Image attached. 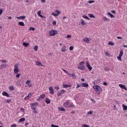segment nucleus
I'll use <instances>...</instances> for the list:
<instances>
[{
  "instance_id": "a878e982",
  "label": "nucleus",
  "mask_w": 127,
  "mask_h": 127,
  "mask_svg": "<svg viewBox=\"0 0 127 127\" xmlns=\"http://www.w3.org/2000/svg\"><path fill=\"white\" fill-rule=\"evenodd\" d=\"M103 20L104 22L107 21V22H108V21H110L109 19L107 18L106 17H103Z\"/></svg>"
},
{
  "instance_id": "c9c22d12",
  "label": "nucleus",
  "mask_w": 127,
  "mask_h": 127,
  "mask_svg": "<svg viewBox=\"0 0 127 127\" xmlns=\"http://www.w3.org/2000/svg\"><path fill=\"white\" fill-rule=\"evenodd\" d=\"M34 50H35V51H37V50H38V47L37 46H35L34 47Z\"/></svg>"
},
{
  "instance_id": "58836bf2",
  "label": "nucleus",
  "mask_w": 127,
  "mask_h": 127,
  "mask_svg": "<svg viewBox=\"0 0 127 127\" xmlns=\"http://www.w3.org/2000/svg\"><path fill=\"white\" fill-rule=\"evenodd\" d=\"M29 30H32V31H34V30H35V28L34 27H30L29 28Z\"/></svg>"
},
{
  "instance_id": "72a5a7b5",
  "label": "nucleus",
  "mask_w": 127,
  "mask_h": 127,
  "mask_svg": "<svg viewBox=\"0 0 127 127\" xmlns=\"http://www.w3.org/2000/svg\"><path fill=\"white\" fill-rule=\"evenodd\" d=\"M18 72H19V70H18V69H14V73H15V74H17Z\"/></svg>"
},
{
  "instance_id": "4468645a",
  "label": "nucleus",
  "mask_w": 127,
  "mask_h": 127,
  "mask_svg": "<svg viewBox=\"0 0 127 127\" xmlns=\"http://www.w3.org/2000/svg\"><path fill=\"white\" fill-rule=\"evenodd\" d=\"M32 110H33L34 114H38V111H37V109H36L35 107H32Z\"/></svg>"
},
{
  "instance_id": "412c9836",
  "label": "nucleus",
  "mask_w": 127,
  "mask_h": 127,
  "mask_svg": "<svg viewBox=\"0 0 127 127\" xmlns=\"http://www.w3.org/2000/svg\"><path fill=\"white\" fill-rule=\"evenodd\" d=\"M25 118H23L19 120L18 123H22V122H25Z\"/></svg>"
},
{
  "instance_id": "5fc2aeb1",
  "label": "nucleus",
  "mask_w": 127,
  "mask_h": 127,
  "mask_svg": "<svg viewBox=\"0 0 127 127\" xmlns=\"http://www.w3.org/2000/svg\"><path fill=\"white\" fill-rule=\"evenodd\" d=\"M39 16H40V17H41L42 18V19L45 18V16H43L42 15H40Z\"/></svg>"
},
{
  "instance_id": "20e7f679",
  "label": "nucleus",
  "mask_w": 127,
  "mask_h": 127,
  "mask_svg": "<svg viewBox=\"0 0 127 127\" xmlns=\"http://www.w3.org/2000/svg\"><path fill=\"white\" fill-rule=\"evenodd\" d=\"M49 90L50 91V94H51L52 95H54V89H53V87H49Z\"/></svg>"
},
{
  "instance_id": "69168bd1",
  "label": "nucleus",
  "mask_w": 127,
  "mask_h": 127,
  "mask_svg": "<svg viewBox=\"0 0 127 127\" xmlns=\"http://www.w3.org/2000/svg\"><path fill=\"white\" fill-rule=\"evenodd\" d=\"M66 38H71V35H67L66 36Z\"/></svg>"
},
{
  "instance_id": "a18cd8bd",
  "label": "nucleus",
  "mask_w": 127,
  "mask_h": 127,
  "mask_svg": "<svg viewBox=\"0 0 127 127\" xmlns=\"http://www.w3.org/2000/svg\"><path fill=\"white\" fill-rule=\"evenodd\" d=\"M14 67V69H18V64H15Z\"/></svg>"
},
{
  "instance_id": "2eb2a0df",
  "label": "nucleus",
  "mask_w": 127,
  "mask_h": 127,
  "mask_svg": "<svg viewBox=\"0 0 127 127\" xmlns=\"http://www.w3.org/2000/svg\"><path fill=\"white\" fill-rule=\"evenodd\" d=\"M45 101L47 105L51 103V102L50 101V99H49L48 98H46V99L45 100Z\"/></svg>"
},
{
  "instance_id": "c03bdc74",
  "label": "nucleus",
  "mask_w": 127,
  "mask_h": 127,
  "mask_svg": "<svg viewBox=\"0 0 127 127\" xmlns=\"http://www.w3.org/2000/svg\"><path fill=\"white\" fill-rule=\"evenodd\" d=\"M10 102H11V100H10V99H6L5 100L6 103H10Z\"/></svg>"
},
{
  "instance_id": "ddd939ff",
  "label": "nucleus",
  "mask_w": 127,
  "mask_h": 127,
  "mask_svg": "<svg viewBox=\"0 0 127 127\" xmlns=\"http://www.w3.org/2000/svg\"><path fill=\"white\" fill-rule=\"evenodd\" d=\"M64 93H65V90H64V89H63L60 92H58V96H61V95H62V94H64Z\"/></svg>"
},
{
  "instance_id": "3c124183",
  "label": "nucleus",
  "mask_w": 127,
  "mask_h": 127,
  "mask_svg": "<svg viewBox=\"0 0 127 127\" xmlns=\"http://www.w3.org/2000/svg\"><path fill=\"white\" fill-rule=\"evenodd\" d=\"M16 77L17 78H19V77H20V74H19V73L17 74L16 75Z\"/></svg>"
},
{
  "instance_id": "9b49d317",
  "label": "nucleus",
  "mask_w": 127,
  "mask_h": 127,
  "mask_svg": "<svg viewBox=\"0 0 127 127\" xmlns=\"http://www.w3.org/2000/svg\"><path fill=\"white\" fill-rule=\"evenodd\" d=\"M17 19H22L23 20L26 18V16L25 15L21 16L20 17H16Z\"/></svg>"
},
{
  "instance_id": "0eeeda50",
  "label": "nucleus",
  "mask_w": 127,
  "mask_h": 127,
  "mask_svg": "<svg viewBox=\"0 0 127 127\" xmlns=\"http://www.w3.org/2000/svg\"><path fill=\"white\" fill-rule=\"evenodd\" d=\"M119 86L120 87V88H121V89H124L126 91H127V88L125 85L120 84L119 85Z\"/></svg>"
},
{
  "instance_id": "f3484780",
  "label": "nucleus",
  "mask_w": 127,
  "mask_h": 127,
  "mask_svg": "<svg viewBox=\"0 0 127 127\" xmlns=\"http://www.w3.org/2000/svg\"><path fill=\"white\" fill-rule=\"evenodd\" d=\"M78 69H79V70H82L83 71H84V70H85V66H84V65L79 66H78Z\"/></svg>"
},
{
  "instance_id": "37998d69",
  "label": "nucleus",
  "mask_w": 127,
  "mask_h": 127,
  "mask_svg": "<svg viewBox=\"0 0 127 127\" xmlns=\"http://www.w3.org/2000/svg\"><path fill=\"white\" fill-rule=\"evenodd\" d=\"M63 71H64V73H65L66 74H67L68 75V74H69V73H68V71L62 68Z\"/></svg>"
},
{
  "instance_id": "4d7b16f0",
  "label": "nucleus",
  "mask_w": 127,
  "mask_h": 127,
  "mask_svg": "<svg viewBox=\"0 0 127 127\" xmlns=\"http://www.w3.org/2000/svg\"><path fill=\"white\" fill-rule=\"evenodd\" d=\"M84 64H85V62H81L79 63V65H84Z\"/></svg>"
},
{
  "instance_id": "c756f323",
  "label": "nucleus",
  "mask_w": 127,
  "mask_h": 127,
  "mask_svg": "<svg viewBox=\"0 0 127 127\" xmlns=\"http://www.w3.org/2000/svg\"><path fill=\"white\" fill-rule=\"evenodd\" d=\"M123 111H127V106L125 105V104L123 105Z\"/></svg>"
},
{
  "instance_id": "ea45409f",
  "label": "nucleus",
  "mask_w": 127,
  "mask_h": 127,
  "mask_svg": "<svg viewBox=\"0 0 127 127\" xmlns=\"http://www.w3.org/2000/svg\"><path fill=\"white\" fill-rule=\"evenodd\" d=\"M117 59L119 60V61H122V57L119 56L118 57H117Z\"/></svg>"
},
{
  "instance_id": "dca6fc26",
  "label": "nucleus",
  "mask_w": 127,
  "mask_h": 127,
  "mask_svg": "<svg viewBox=\"0 0 127 127\" xmlns=\"http://www.w3.org/2000/svg\"><path fill=\"white\" fill-rule=\"evenodd\" d=\"M81 20V25H87V23L85 22V20H84V19H82Z\"/></svg>"
},
{
  "instance_id": "09e8293b",
  "label": "nucleus",
  "mask_w": 127,
  "mask_h": 127,
  "mask_svg": "<svg viewBox=\"0 0 127 127\" xmlns=\"http://www.w3.org/2000/svg\"><path fill=\"white\" fill-rule=\"evenodd\" d=\"M73 49H74V47H73V46H70V47H69V50H70V51H72V50H73Z\"/></svg>"
},
{
  "instance_id": "052dcab7",
  "label": "nucleus",
  "mask_w": 127,
  "mask_h": 127,
  "mask_svg": "<svg viewBox=\"0 0 127 127\" xmlns=\"http://www.w3.org/2000/svg\"><path fill=\"white\" fill-rule=\"evenodd\" d=\"M91 101L93 102V103H96V101H95V100H94L93 98H91Z\"/></svg>"
},
{
  "instance_id": "6e6552de",
  "label": "nucleus",
  "mask_w": 127,
  "mask_h": 127,
  "mask_svg": "<svg viewBox=\"0 0 127 127\" xmlns=\"http://www.w3.org/2000/svg\"><path fill=\"white\" fill-rule=\"evenodd\" d=\"M2 96H5V97H7V98H9V94L7 93V92L5 91H3L2 93Z\"/></svg>"
},
{
  "instance_id": "de8ad7c7",
  "label": "nucleus",
  "mask_w": 127,
  "mask_h": 127,
  "mask_svg": "<svg viewBox=\"0 0 127 127\" xmlns=\"http://www.w3.org/2000/svg\"><path fill=\"white\" fill-rule=\"evenodd\" d=\"M52 15H53L54 16H57L58 14L55 13H52Z\"/></svg>"
},
{
  "instance_id": "a19ab883",
  "label": "nucleus",
  "mask_w": 127,
  "mask_h": 127,
  "mask_svg": "<svg viewBox=\"0 0 127 127\" xmlns=\"http://www.w3.org/2000/svg\"><path fill=\"white\" fill-rule=\"evenodd\" d=\"M104 70H105V71H110V68L108 67H104Z\"/></svg>"
},
{
  "instance_id": "4c0bfd02",
  "label": "nucleus",
  "mask_w": 127,
  "mask_h": 127,
  "mask_svg": "<svg viewBox=\"0 0 127 127\" xmlns=\"http://www.w3.org/2000/svg\"><path fill=\"white\" fill-rule=\"evenodd\" d=\"M87 115H93V111L90 110L87 112Z\"/></svg>"
},
{
  "instance_id": "473e14b6",
  "label": "nucleus",
  "mask_w": 127,
  "mask_h": 127,
  "mask_svg": "<svg viewBox=\"0 0 127 127\" xmlns=\"http://www.w3.org/2000/svg\"><path fill=\"white\" fill-rule=\"evenodd\" d=\"M108 45H111V46H114V45H115V43L110 41L108 42Z\"/></svg>"
},
{
  "instance_id": "393cba45",
  "label": "nucleus",
  "mask_w": 127,
  "mask_h": 127,
  "mask_svg": "<svg viewBox=\"0 0 127 127\" xmlns=\"http://www.w3.org/2000/svg\"><path fill=\"white\" fill-rule=\"evenodd\" d=\"M82 17L83 18H84L85 19H87V20H90V18H89V17L86 16V15H82Z\"/></svg>"
},
{
  "instance_id": "bb28decb",
  "label": "nucleus",
  "mask_w": 127,
  "mask_h": 127,
  "mask_svg": "<svg viewBox=\"0 0 127 127\" xmlns=\"http://www.w3.org/2000/svg\"><path fill=\"white\" fill-rule=\"evenodd\" d=\"M83 41H84V42H86V43H89L90 40L88 38H86L83 40Z\"/></svg>"
},
{
  "instance_id": "13d9d810",
  "label": "nucleus",
  "mask_w": 127,
  "mask_h": 127,
  "mask_svg": "<svg viewBox=\"0 0 127 127\" xmlns=\"http://www.w3.org/2000/svg\"><path fill=\"white\" fill-rule=\"evenodd\" d=\"M20 79L18 80V81H17V83H18L19 85H20V86L21 85V84H20Z\"/></svg>"
},
{
  "instance_id": "603ef678",
  "label": "nucleus",
  "mask_w": 127,
  "mask_h": 127,
  "mask_svg": "<svg viewBox=\"0 0 127 127\" xmlns=\"http://www.w3.org/2000/svg\"><path fill=\"white\" fill-rule=\"evenodd\" d=\"M1 62H2V63H6L7 62L5 60H3L1 61Z\"/></svg>"
},
{
  "instance_id": "f704fd0d",
  "label": "nucleus",
  "mask_w": 127,
  "mask_h": 127,
  "mask_svg": "<svg viewBox=\"0 0 127 127\" xmlns=\"http://www.w3.org/2000/svg\"><path fill=\"white\" fill-rule=\"evenodd\" d=\"M9 89L10 90V91H13V90H14V87L12 86H9Z\"/></svg>"
},
{
  "instance_id": "7c9ffc66",
  "label": "nucleus",
  "mask_w": 127,
  "mask_h": 127,
  "mask_svg": "<svg viewBox=\"0 0 127 127\" xmlns=\"http://www.w3.org/2000/svg\"><path fill=\"white\" fill-rule=\"evenodd\" d=\"M36 65H38V66H43V65H42V64H41L40 62H38V61L36 62Z\"/></svg>"
},
{
  "instance_id": "8fccbe9b",
  "label": "nucleus",
  "mask_w": 127,
  "mask_h": 127,
  "mask_svg": "<svg viewBox=\"0 0 127 127\" xmlns=\"http://www.w3.org/2000/svg\"><path fill=\"white\" fill-rule=\"evenodd\" d=\"M37 14L39 16H40L41 15V11H39L38 12H37Z\"/></svg>"
},
{
  "instance_id": "338daca9",
  "label": "nucleus",
  "mask_w": 127,
  "mask_h": 127,
  "mask_svg": "<svg viewBox=\"0 0 127 127\" xmlns=\"http://www.w3.org/2000/svg\"><path fill=\"white\" fill-rule=\"evenodd\" d=\"M16 127V124H13L11 125V127Z\"/></svg>"
},
{
  "instance_id": "a211bd4d",
  "label": "nucleus",
  "mask_w": 127,
  "mask_h": 127,
  "mask_svg": "<svg viewBox=\"0 0 127 127\" xmlns=\"http://www.w3.org/2000/svg\"><path fill=\"white\" fill-rule=\"evenodd\" d=\"M64 107H66V108H69V106H70V104H69V102H66L64 105Z\"/></svg>"
},
{
  "instance_id": "1a4fd4ad",
  "label": "nucleus",
  "mask_w": 127,
  "mask_h": 127,
  "mask_svg": "<svg viewBox=\"0 0 127 127\" xmlns=\"http://www.w3.org/2000/svg\"><path fill=\"white\" fill-rule=\"evenodd\" d=\"M7 65L5 64H2L0 65V69H3V68H6Z\"/></svg>"
},
{
  "instance_id": "e433bc0d",
  "label": "nucleus",
  "mask_w": 127,
  "mask_h": 127,
  "mask_svg": "<svg viewBox=\"0 0 127 127\" xmlns=\"http://www.w3.org/2000/svg\"><path fill=\"white\" fill-rule=\"evenodd\" d=\"M55 12H57V14H58V15H59V14L61 13L59 10H56V11H55Z\"/></svg>"
},
{
  "instance_id": "0e129e2a",
  "label": "nucleus",
  "mask_w": 127,
  "mask_h": 127,
  "mask_svg": "<svg viewBox=\"0 0 127 127\" xmlns=\"http://www.w3.org/2000/svg\"><path fill=\"white\" fill-rule=\"evenodd\" d=\"M105 55H106V56H110V53L106 52L105 53Z\"/></svg>"
},
{
  "instance_id": "cd10ccee",
  "label": "nucleus",
  "mask_w": 127,
  "mask_h": 127,
  "mask_svg": "<svg viewBox=\"0 0 127 127\" xmlns=\"http://www.w3.org/2000/svg\"><path fill=\"white\" fill-rule=\"evenodd\" d=\"M18 24H19V25H20V26H24V25H25L24 24V23L23 22H21V21L19 22L18 23Z\"/></svg>"
},
{
  "instance_id": "7ed1b4c3",
  "label": "nucleus",
  "mask_w": 127,
  "mask_h": 127,
  "mask_svg": "<svg viewBox=\"0 0 127 127\" xmlns=\"http://www.w3.org/2000/svg\"><path fill=\"white\" fill-rule=\"evenodd\" d=\"M86 67L89 71H92L93 67H92V66H91V65H90V64L88 62H86Z\"/></svg>"
},
{
  "instance_id": "49530a36",
  "label": "nucleus",
  "mask_w": 127,
  "mask_h": 127,
  "mask_svg": "<svg viewBox=\"0 0 127 127\" xmlns=\"http://www.w3.org/2000/svg\"><path fill=\"white\" fill-rule=\"evenodd\" d=\"M93 2H95V0H89L88 3H93Z\"/></svg>"
},
{
  "instance_id": "9d476101",
  "label": "nucleus",
  "mask_w": 127,
  "mask_h": 127,
  "mask_svg": "<svg viewBox=\"0 0 127 127\" xmlns=\"http://www.w3.org/2000/svg\"><path fill=\"white\" fill-rule=\"evenodd\" d=\"M81 87H84L85 88H88L89 87V84L86 83H82L81 84Z\"/></svg>"
},
{
  "instance_id": "2f4dec72",
  "label": "nucleus",
  "mask_w": 127,
  "mask_h": 127,
  "mask_svg": "<svg viewBox=\"0 0 127 127\" xmlns=\"http://www.w3.org/2000/svg\"><path fill=\"white\" fill-rule=\"evenodd\" d=\"M123 55H124V51H123V50H122L120 51L119 56L123 57Z\"/></svg>"
},
{
  "instance_id": "423d86ee",
  "label": "nucleus",
  "mask_w": 127,
  "mask_h": 127,
  "mask_svg": "<svg viewBox=\"0 0 127 127\" xmlns=\"http://www.w3.org/2000/svg\"><path fill=\"white\" fill-rule=\"evenodd\" d=\"M44 98H45V94H43L41 95H40V96L37 99V101H41L42 99H43Z\"/></svg>"
},
{
  "instance_id": "79ce46f5",
  "label": "nucleus",
  "mask_w": 127,
  "mask_h": 127,
  "mask_svg": "<svg viewBox=\"0 0 127 127\" xmlns=\"http://www.w3.org/2000/svg\"><path fill=\"white\" fill-rule=\"evenodd\" d=\"M3 12V9H0V15H1Z\"/></svg>"
},
{
  "instance_id": "4be33fe9",
  "label": "nucleus",
  "mask_w": 127,
  "mask_h": 127,
  "mask_svg": "<svg viewBox=\"0 0 127 127\" xmlns=\"http://www.w3.org/2000/svg\"><path fill=\"white\" fill-rule=\"evenodd\" d=\"M59 111H62V112H65L66 110L63 107H59Z\"/></svg>"
},
{
  "instance_id": "f257e3e1",
  "label": "nucleus",
  "mask_w": 127,
  "mask_h": 127,
  "mask_svg": "<svg viewBox=\"0 0 127 127\" xmlns=\"http://www.w3.org/2000/svg\"><path fill=\"white\" fill-rule=\"evenodd\" d=\"M93 89L95 90V91L96 92L97 94H98L99 95L101 94V92H102V88H101V87L100 86H93Z\"/></svg>"
},
{
  "instance_id": "864d4df0",
  "label": "nucleus",
  "mask_w": 127,
  "mask_h": 127,
  "mask_svg": "<svg viewBox=\"0 0 127 127\" xmlns=\"http://www.w3.org/2000/svg\"><path fill=\"white\" fill-rule=\"evenodd\" d=\"M51 127H59V126H57V125H54L53 124L51 125Z\"/></svg>"
},
{
  "instance_id": "6ab92c4d",
  "label": "nucleus",
  "mask_w": 127,
  "mask_h": 127,
  "mask_svg": "<svg viewBox=\"0 0 127 127\" xmlns=\"http://www.w3.org/2000/svg\"><path fill=\"white\" fill-rule=\"evenodd\" d=\"M67 50H66V46H64V47L62 48V52H66Z\"/></svg>"
},
{
  "instance_id": "f8f14e48",
  "label": "nucleus",
  "mask_w": 127,
  "mask_h": 127,
  "mask_svg": "<svg viewBox=\"0 0 127 127\" xmlns=\"http://www.w3.org/2000/svg\"><path fill=\"white\" fill-rule=\"evenodd\" d=\"M68 76H70V77H71L72 79H76V75L75 74V73H68Z\"/></svg>"
},
{
  "instance_id": "bf43d9fd",
  "label": "nucleus",
  "mask_w": 127,
  "mask_h": 127,
  "mask_svg": "<svg viewBox=\"0 0 127 127\" xmlns=\"http://www.w3.org/2000/svg\"><path fill=\"white\" fill-rule=\"evenodd\" d=\"M82 127H89V125H84L82 126Z\"/></svg>"
},
{
  "instance_id": "6e6d98bb",
  "label": "nucleus",
  "mask_w": 127,
  "mask_h": 127,
  "mask_svg": "<svg viewBox=\"0 0 127 127\" xmlns=\"http://www.w3.org/2000/svg\"><path fill=\"white\" fill-rule=\"evenodd\" d=\"M103 85L104 86H107L108 85V83H107L106 81L103 82Z\"/></svg>"
},
{
  "instance_id": "39448f33",
  "label": "nucleus",
  "mask_w": 127,
  "mask_h": 127,
  "mask_svg": "<svg viewBox=\"0 0 127 127\" xmlns=\"http://www.w3.org/2000/svg\"><path fill=\"white\" fill-rule=\"evenodd\" d=\"M30 106L31 109H32V108H35L36 109L37 106H38V103L37 102H36L35 103H31Z\"/></svg>"
},
{
  "instance_id": "c85d7f7f",
  "label": "nucleus",
  "mask_w": 127,
  "mask_h": 127,
  "mask_svg": "<svg viewBox=\"0 0 127 127\" xmlns=\"http://www.w3.org/2000/svg\"><path fill=\"white\" fill-rule=\"evenodd\" d=\"M23 46H24L25 47H27L28 46V45H29V43H26V42H24L23 43Z\"/></svg>"
},
{
  "instance_id": "774afa93",
  "label": "nucleus",
  "mask_w": 127,
  "mask_h": 127,
  "mask_svg": "<svg viewBox=\"0 0 127 127\" xmlns=\"http://www.w3.org/2000/svg\"><path fill=\"white\" fill-rule=\"evenodd\" d=\"M53 24H54V25H56V21H53Z\"/></svg>"
},
{
  "instance_id": "aec40b11",
  "label": "nucleus",
  "mask_w": 127,
  "mask_h": 127,
  "mask_svg": "<svg viewBox=\"0 0 127 127\" xmlns=\"http://www.w3.org/2000/svg\"><path fill=\"white\" fill-rule=\"evenodd\" d=\"M63 88H70L71 85L70 84H63Z\"/></svg>"
},
{
  "instance_id": "b1692460",
  "label": "nucleus",
  "mask_w": 127,
  "mask_h": 127,
  "mask_svg": "<svg viewBox=\"0 0 127 127\" xmlns=\"http://www.w3.org/2000/svg\"><path fill=\"white\" fill-rule=\"evenodd\" d=\"M108 15H110V17L111 18H114V17H115V16H114V15H113L112 13H111L110 12H108L107 13Z\"/></svg>"
},
{
  "instance_id": "f03ea898",
  "label": "nucleus",
  "mask_w": 127,
  "mask_h": 127,
  "mask_svg": "<svg viewBox=\"0 0 127 127\" xmlns=\"http://www.w3.org/2000/svg\"><path fill=\"white\" fill-rule=\"evenodd\" d=\"M57 33H58V31L55 30H51L49 32V35H50V36H54L56 35V34H57Z\"/></svg>"
},
{
  "instance_id": "e2e57ef3",
  "label": "nucleus",
  "mask_w": 127,
  "mask_h": 127,
  "mask_svg": "<svg viewBox=\"0 0 127 127\" xmlns=\"http://www.w3.org/2000/svg\"><path fill=\"white\" fill-rule=\"evenodd\" d=\"M75 105L69 104V108H73Z\"/></svg>"
},
{
  "instance_id": "5701e85b",
  "label": "nucleus",
  "mask_w": 127,
  "mask_h": 127,
  "mask_svg": "<svg viewBox=\"0 0 127 127\" xmlns=\"http://www.w3.org/2000/svg\"><path fill=\"white\" fill-rule=\"evenodd\" d=\"M88 16L91 18H96V17L93 14H88Z\"/></svg>"
},
{
  "instance_id": "680f3d73",
  "label": "nucleus",
  "mask_w": 127,
  "mask_h": 127,
  "mask_svg": "<svg viewBox=\"0 0 127 127\" xmlns=\"http://www.w3.org/2000/svg\"><path fill=\"white\" fill-rule=\"evenodd\" d=\"M81 87V85H80L79 84H77L76 88L78 89V88H80Z\"/></svg>"
}]
</instances>
